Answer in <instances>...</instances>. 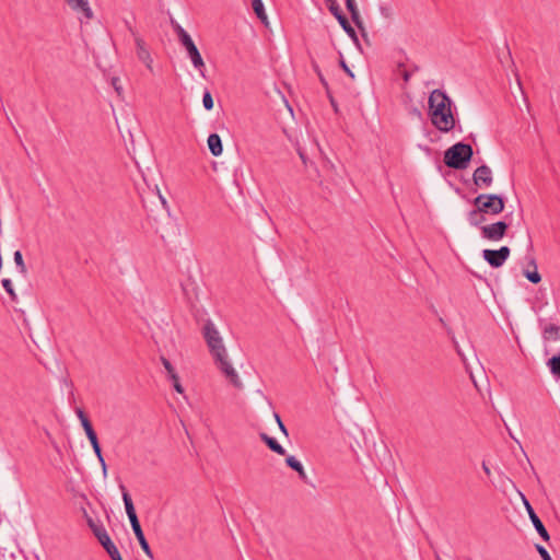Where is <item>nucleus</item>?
I'll use <instances>...</instances> for the list:
<instances>
[{
	"instance_id": "f257e3e1",
	"label": "nucleus",
	"mask_w": 560,
	"mask_h": 560,
	"mask_svg": "<svg viewBox=\"0 0 560 560\" xmlns=\"http://www.w3.org/2000/svg\"><path fill=\"white\" fill-rule=\"evenodd\" d=\"M428 105L431 122L438 130L448 132L454 129L455 118L451 109L452 101L444 91L433 90L429 96Z\"/></svg>"
},
{
	"instance_id": "f03ea898",
	"label": "nucleus",
	"mask_w": 560,
	"mask_h": 560,
	"mask_svg": "<svg viewBox=\"0 0 560 560\" xmlns=\"http://www.w3.org/2000/svg\"><path fill=\"white\" fill-rule=\"evenodd\" d=\"M174 32L177 35L178 42L185 48L188 58L190 59L194 68L199 72L202 78H206V65L203 58L194 43L190 35L175 21L171 20Z\"/></svg>"
},
{
	"instance_id": "7ed1b4c3",
	"label": "nucleus",
	"mask_w": 560,
	"mask_h": 560,
	"mask_svg": "<svg viewBox=\"0 0 560 560\" xmlns=\"http://www.w3.org/2000/svg\"><path fill=\"white\" fill-rule=\"evenodd\" d=\"M474 156L472 147L468 143L457 142L444 152V163L453 170H465Z\"/></svg>"
},
{
	"instance_id": "20e7f679",
	"label": "nucleus",
	"mask_w": 560,
	"mask_h": 560,
	"mask_svg": "<svg viewBox=\"0 0 560 560\" xmlns=\"http://www.w3.org/2000/svg\"><path fill=\"white\" fill-rule=\"evenodd\" d=\"M202 336L214 360H221L222 357H226L228 352L223 339L212 320L208 319L205 323Z\"/></svg>"
},
{
	"instance_id": "39448f33",
	"label": "nucleus",
	"mask_w": 560,
	"mask_h": 560,
	"mask_svg": "<svg viewBox=\"0 0 560 560\" xmlns=\"http://www.w3.org/2000/svg\"><path fill=\"white\" fill-rule=\"evenodd\" d=\"M472 203L486 214L493 215L501 213L505 207L504 198L497 194H480L472 200Z\"/></svg>"
},
{
	"instance_id": "423d86ee",
	"label": "nucleus",
	"mask_w": 560,
	"mask_h": 560,
	"mask_svg": "<svg viewBox=\"0 0 560 560\" xmlns=\"http://www.w3.org/2000/svg\"><path fill=\"white\" fill-rule=\"evenodd\" d=\"M83 515L86 520L88 526L94 534V536L97 538L98 542L103 546V548L106 550L108 556L110 557L115 552L119 551L115 544L112 541L109 535L107 534L105 527L102 524H96L91 516H89L85 509L82 510Z\"/></svg>"
},
{
	"instance_id": "0eeeda50",
	"label": "nucleus",
	"mask_w": 560,
	"mask_h": 560,
	"mask_svg": "<svg viewBox=\"0 0 560 560\" xmlns=\"http://www.w3.org/2000/svg\"><path fill=\"white\" fill-rule=\"evenodd\" d=\"M325 3L329 10V12L336 18L342 30L348 34V36L359 45V38L354 31V28L349 23L347 16L342 12L337 0H325Z\"/></svg>"
},
{
	"instance_id": "6e6552de",
	"label": "nucleus",
	"mask_w": 560,
	"mask_h": 560,
	"mask_svg": "<svg viewBox=\"0 0 560 560\" xmlns=\"http://www.w3.org/2000/svg\"><path fill=\"white\" fill-rule=\"evenodd\" d=\"M511 249L508 246H501L499 249H483V259L492 267L500 268L510 257Z\"/></svg>"
},
{
	"instance_id": "1a4fd4ad",
	"label": "nucleus",
	"mask_w": 560,
	"mask_h": 560,
	"mask_svg": "<svg viewBox=\"0 0 560 560\" xmlns=\"http://www.w3.org/2000/svg\"><path fill=\"white\" fill-rule=\"evenodd\" d=\"M509 224L504 221H498L488 225L481 226V236L489 241H500L508 232Z\"/></svg>"
},
{
	"instance_id": "9d476101",
	"label": "nucleus",
	"mask_w": 560,
	"mask_h": 560,
	"mask_svg": "<svg viewBox=\"0 0 560 560\" xmlns=\"http://www.w3.org/2000/svg\"><path fill=\"white\" fill-rule=\"evenodd\" d=\"M219 370L224 374V376L229 380V382L237 389L243 388V383L241 382L238 374L232 366V364L228 360L226 357H222L221 360H214Z\"/></svg>"
},
{
	"instance_id": "9b49d317",
	"label": "nucleus",
	"mask_w": 560,
	"mask_h": 560,
	"mask_svg": "<svg viewBox=\"0 0 560 560\" xmlns=\"http://www.w3.org/2000/svg\"><path fill=\"white\" fill-rule=\"evenodd\" d=\"M522 500L524 502V505L528 513V516H529L535 529L537 530L538 535L541 537L542 540L549 541L550 540L549 533L547 532L545 525L542 524V522L540 521V518L534 511V509L530 505V503L528 502V500L523 494H522Z\"/></svg>"
},
{
	"instance_id": "f8f14e48",
	"label": "nucleus",
	"mask_w": 560,
	"mask_h": 560,
	"mask_svg": "<svg viewBox=\"0 0 560 560\" xmlns=\"http://www.w3.org/2000/svg\"><path fill=\"white\" fill-rule=\"evenodd\" d=\"M472 179L478 187H490L493 182L492 172L488 165H481L474 172Z\"/></svg>"
},
{
	"instance_id": "ddd939ff",
	"label": "nucleus",
	"mask_w": 560,
	"mask_h": 560,
	"mask_svg": "<svg viewBox=\"0 0 560 560\" xmlns=\"http://www.w3.org/2000/svg\"><path fill=\"white\" fill-rule=\"evenodd\" d=\"M119 488L122 492V500H124L126 513L130 521V525L139 523V518L137 516L136 509H135V505H133V502H132V499H131L129 492L127 491V489L124 485H120Z\"/></svg>"
},
{
	"instance_id": "4468645a",
	"label": "nucleus",
	"mask_w": 560,
	"mask_h": 560,
	"mask_svg": "<svg viewBox=\"0 0 560 560\" xmlns=\"http://www.w3.org/2000/svg\"><path fill=\"white\" fill-rule=\"evenodd\" d=\"M68 5L79 14H82L86 20L93 18V11L88 0H65Z\"/></svg>"
},
{
	"instance_id": "2eb2a0df",
	"label": "nucleus",
	"mask_w": 560,
	"mask_h": 560,
	"mask_svg": "<svg viewBox=\"0 0 560 560\" xmlns=\"http://www.w3.org/2000/svg\"><path fill=\"white\" fill-rule=\"evenodd\" d=\"M136 47H137V56L139 60H141L145 66L151 69L152 58L149 50L145 48L144 40L138 35L135 38Z\"/></svg>"
},
{
	"instance_id": "dca6fc26",
	"label": "nucleus",
	"mask_w": 560,
	"mask_h": 560,
	"mask_svg": "<svg viewBox=\"0 0 560 560\" xmlns=\"http://www.w3.org/2000/svg\"><path fill=\"white\" fill-rule=\"evenodd\" d=\"M131 528L135 533V536L141 547V549L143 550V552L149 557V558H153V553H152V550L150 548V545L148 542V540L145 539V536L143 534V530L141 528V525H140V522L139 523H136V524H132L131 525Z\"/></svg>"
},
{
	"instance_id": "f3484780",
	"label": "nucleus",
	"mask_w": 560,
	"mask_h": 560,
	"mask_svg": "<svg viewBox=\"0 0 560 560\" xmlns=\"http://www.w3.org/2000/svg\"><path fill=\"white\" fill-rule=\"evenodd\" d=\"M208 148L213 156H220L223 152L222 141L218 133H210L207 140Z\"/></svg>"
},
{
	"instance_id": "a211bd4d",
	"label": "nucleus",
	"mask_w": 560,
	"mask_h": 560,
	"mask_svg": "<svg viewBox=\"0 0 560 560\" xmlns=\"http://www.w3.org/2000/svg\"><path fill=\"white\" fill-rule=\"evenodd\" d=\"M259 438L272 452L278 455H285V450L278 443L275 438L269 436L265 432H260Z\"/></svg>"
},
{
	"instance_id": "6ab92c4d",
	"label": "nucleus",
	"mask_w": 560,
	"mask_h": 560,
	"mask_svg": "<svg viewBox=\"0 0 560 560\" xmlns=\"http://www.w3.org/2000/svg\"><path fill=\"white\" fill-rule=\"evenodd\" d=\"M285 464L294 471L298 472L299 477L303 481H307V475L304 470L303 465L299 459H296L294 456L290 455L285 458Z\"/></svg>"
},
{
	"instance_id": "aec40b11",
	"label": "nucleus",
	"mask_w": 560,
	"mask_h": 560,
	"mask_svg": "<svg viewBox=\"0 0 560 560\" xmlns=\"http://www.w3.org/2000/svg\"><path fill=\"white\" fill-rule=\"evenodd\" d=\"M542 338L546 341H549V340H553V341L560 340V326H558L556 324L545 325L544 328H542Z\"/></svg>"
},
{
	"instance_id": "412c9836",
	"label": "nucleus",
	"mask_w": 560,
	"mask_h": 560,
	"mask_svg": "<svg viewBox=\"0 0 560 560\" xmlns=\"http://www.w3.org/2000/svg\"><path fill=\"white\" fill-rule=\"evenodd\" d=\"M485 212H482L479 208H475L470 210L467 214V220L472 226H482L481 224L486 221Z\"/></svg>"
},
{
	"instance_id": "4be33fe9",
	"label": "nucleus",
	"mask_w": 560,
	"mask_h": 560,
	"mask_svg": "<svg viewBox=\"0 0 560 560\" xmlns=\"http://www.w3.org/2000/svg\"><path fill=\"white\" fill-rule=\"evenodd\" d=\"M252 8L257 15V18L264 23L267 24V15L265 12V7L261 0H253Z\"/></svg>"
},
{
	"instance_id": "5701e85b",
	"label": "nucleus",
	"mask_w": 560,
	"mask_h": 560,
	"mask_svg": "<svg viewBox=\"0 0 560 560\" xmlns=\"http://www.w3.org/2000/svg\"><path fill=\"white\" fill-rule=\"evenodd\" d=\"M547 366L549 368L551 374L557 378H560V354H556L551 357L547 361Z\"/></svg>"
},
{
	"instance_id": "b1692460",
	"label": "nucleus",
	"mask_w": 560,
	"mask_h": 560,
	"mask_svg": "<svg viewBox=\"0 0 560 560\" xmlns=\"http://www.w3.org/2000/svg\"><path fill=\"white\" fill-rule=\"evenodd\" d=\"M350 15H351V20L353 21L355 26L359 28V31L361 32L362 36L366 37L365 27H364L363 21L361 19L360 12L359 11H354V12L350 13Z\"/></svg>"
},
{
	"instance_id": "393cba45",
	"label": "nucleus",
	"mask_w": 560,
	"mask_h": 560,
	"mask_svg": "<svg viewBox=\"0 0 560 560\" xmlns=\"http://www.w3.org/2000/svg\"><path fill=\"white\" fill-rule=\"evenodd\" d=\"M14 262L16 265V268L19 269V271L25 276L26 272H27V269H26V266L24 264V260H23V255L20 250H16L14 252Z\"/></svg>"
},
{
	"instance_id": "a878e982",
	"label": "nucleus",
	"mask_w": 560,
	"mask_h": 560,
	"mask_svg": "<svg viewBox=\"0 0 560 560\" xmlns=\"http://www.w3.org/2000/svg\"><path fill=\"white\" fill-rule=\"evenodd\" d=\"M523 275L524 277L532 283L534 284H537L541 281V276L540 273L538 272L537 269H534L530 271V270H524L523 271Z\"/></svg>"
},
{
	"instance_id": "bb28decb",
	"label": "nucleus",
	"mask_w": 560,
	"mask_h": 560,
	"mask_svg": "<svg viewBox=\"0 0 560 560\" xmlns=\"http://www.w3.org/2000/svg\"><path fill=\"white\" fill-rule=\"evenodd\" d=\"M1 284H2L3 289L7 291V293L10 295L11 300L15 301L16 300V294L14 292V289H13L11 280L10 279H2Z\"/></svg>"
},
{
	"instance_id": "cd10ccee",
	"label": "nucleus",
	"mask_w": 560,
	"mask_h": 560,
	"mask_svg": "<svg viewBox=\"0 0 560 560\" xmlns=\"http://www.w3.org/2000/svg\"><path fill=\"white\" fill-rule=\"evenodd\" d=\"M82 427L84 429V432H85L86 438L89 439L90 443L93 442L94 440H97L96 432L94 431L91 421H86V423H84V425H82Z\"/></svg>"
},
{
	"instance_id": "c85d7f7f",
	"label": "nucleus",
	"mask_w": 560,
	"mask_h": 560,
	"mask_svg": "<svg viewBox=\"0 0 560 560\" xmlns=\"http://www.w3.org/2000/svg\"><path fill=\"white\" fill-rule=\"evenodd\" d=\"M202 104L207 110L213 109L214 103L210 91L206 90L202 96Z\"/></svg>"
},
{
	"instance_id": "c756f323",
	"label": "nucleus",
	"mask_w": 560,
	"mask_h": 560,
	"mask_svg": "<svg viewBox=\"0 0 560 560\" xmlns=\"http://www.w3.org/2000/svg\"><path fill=\"white\" fill-rule=\"evenodd\" d=\"M170 380L172 381L173 383V387L174 389L178 393V394H183L184 393V388L179 382V376L178 374H172Z\"/></svg>"
},
{
	"instance_id": "7c9ffc66",
	"label": "nucleus",
	"mask_w": 560,
	"mask_h": 560,
	"mask_svg": "<svg viewBox=\"0 0 560 560\" xmlns=\"http://www.w3.org/2000/svg\"><path fill=\"white\" fill-rule=\"evenodd\" d=\"M91 445H92V448L98 459V462H103V453H102V448H101V445H100V442H98V439L97 440H94L93 442H91Z\"/></svg>"
},
{
	"instance_id": "2f4dec72",
	"label": "nucleus",
	"mask_w": 560,
	"mask_h": 560,
	"mask_svg": "<svg viewBox=\"0 0 560 560\" xmlns=\"http://www.w3.org/2000/svg\"><path fill=\"white\" fill-rule=\"evenodd\" d=\"M161 362L164 366V369L166 370L167 374H168V377H171L172 374H177L175 372V369L174 366L172 365V363L170 362V360H167L165 357H161Z\"/></svg>"
},
{
	"instance_id": "473e14b6",
	"label": "nucleus",
	"mask_w": 560,
	"mask_h": 560,
	"mask_svg": "<svg viewBox=\"0 0 560 560\" xmlns=\"http://www.w3.org/2000/svg\"><path fill=\"white\" fill-rule=\"evenodd\" d=\"M273 417H275V420L280 429V431L285 435L288 436V430H287V427L284 425V423L282 422L281 420V417L279 416V413L277 412H273Z\"/></svg>"
},
{
	"instance_id": "72a5a7b5",
	"label": "nucleus",
	"mask_w": 560,
	"mask_h": 560,
	"mask_svg": "<svg viewBox=\"0 0 560 560\" xmlns=\"http://www.w3.org/2000/svg\"><path fill=\"white\" fill-rule=\"evenodd\" d=\"M536 550L538 551V553L540 555L542 560H552L549 552L547 551V549L544 546L537 544Z\"/></svg>"
},
{
	"instance_id": "f704fd0d",
	"label": "nucleus",
	"mask_w": 560,
	"mask_h": 560,
	"mask_svg": "<svg viewBox=\"0 0 560 560\" xmlns=\"http://www.w3.org/2000/svg\"><path fill=\"white\" fill-rule=\"evenodd\" d=\"M124 25L133 38L139 35L137 30L135 28V26L132 25V23L129 20L124 19Z\"/></svg>"
},
{
	"instance_id": "c9c22d12",
	"label": "nucleus",
	"mask_w": 560,
	"mask_h": 560,
	"mask_svg": "<svg viewBox=\"0 0 560 560\" xmlns=\"http://www.w3.org/2000/svg\"><path fill=\"white\" fill-rule=\"evenodd\" d=\"M112 85H113V88L115 89V91L117 92V94H118V95H120V94H121V92H122V86H121V84H120V80H119V78L114 77V78L112 79Z\"/></svg>"
},
{
	"instance_id": "e433bc0d",
	"label": "nucleus",
	"mask_w": 560,
	"mask_h": 560,
	"mask_svg": "<svg viewBox=\"0 0 560 560\" xmlns=\"http://www.w3.org/2000/svg\"><path fill=\"white\" fill-rule=\"evenodd\" d=\"M75 413H77L78 418L80 419L82 425H84V423H86V421H90V419L88 418V416L85 415L83 409L77 408Z\"/></svg>"
},
{
	"instance_id": "4c0bfd02",
	"label": "nucleus",
	"mask_w": 560,
	"mask_h": 560,
	"mask_svg": "<svg viewBox=\"0 0 560 560\" xmlns=\"http://www.w3.org/2000/svg\"><path fill=\"white\" fill-rule=\"evenodd\" d=\"M346 8L349 11V13L359 11L355 0H346Z\"/></svg>"
},
{
	"instance_id": "58836bf2",
	"label": "nucleus",
	"mask_w": 560,
	"mask_h": 560,
	"mask_svg": "<svg viewBox=\"0 0 560 560\" xmlns=\"http://www.w3.org/2000/svg\"><path fill=\"white\" fill-rule=\"evenodd\" d=\"M340 67L343 69V71L350 77V78H354V74L353 72L350 70V68L348 67V65L346 63V61L343 59L340 60Z\"/></svg>"
},
{
	"instance_id": "ea45409f",
	"label": "nucleus",
	"mask_w": 560,
	"mask_h": 560,
	"mask_svg": "<svg viewBox=\"0 0 560 560\" xmlns=\"http://www.w3.org/2000/svg\"><path fill=\"white\" fill-rule=\"evenodd\" d=\"M318 78H319V81L323 84V86L326 89V91L329 92L328 82L326 81V79L324 78L322 72H318Z\"/></svg>"
},
{
	"instance_id": "a19ab883",
	"label": "nucleus",
	"mask_w": 560,
	"mask_h": 560,
	"mask_svg": "<svg viewBox=\"0 0 560 560\" xmlns=\"http://www.w3.org/2000/svg\"><path fill=\"white\" fill-rule=\"evenodd\" d=\"M410 78H411V72H410V71L405 70V71L402 72V79H404V81L407 83V82H409Z\"/></svg>"
},
{
	"instance_id": "79ce46f5",
	"label": "nucleus",
	"mask_w": 560,
	"mask_h": 560,
	"mask_svg": "<svg viewBox=\"0 0 560 560\" xmlns=\"http://www.w3.org/2000/svg\"><path fill=\"white\" fill-rule=\"evenodd\" d=\"M528 266L533 267L534 269H537L536 259L534 257H530L528 259Z\"/></svg>"
},
{
	"instance_id": "37998d69",
	"label": "nucleus",
	"mask_w": 560,
	"mask_h": 560,
	"mask_svg": "<svg viewBox=\"0 0 560 560\" xmlns=\"http://www.w3.org/2000/svg\"><path fill=\"white\" fill-rule=\"evenodd\" d=\"M110 559H112V560H124V559L121 558V556H120V552H119V551H117V552H115L114 555H112V556H110Z\"/></svg>"
},
{
	"instance_id": "c03bdc74",
	"label": "nucleus",
	"mask_w": 560,
	"mask_h": 560,
	"mask_svg": "<svg viewBox=\"0 0 560 560\" xmlns=\"http://www.w3.org/2000/svg\"><path fill=\"white\" fill-rule=\"evenodd\" d=\"M482 470L485 471V474L487 476H489L491 474L490 468L487 466V464L485 462L482 463Z\"/></svg>"
},
{
	"instance_id": "a18cd8bd",
	"label": "nucleus",
	"mask_w": 560,
	"mask_h": 560,
	"mask_svg": "<svg viewBox=\"0 0 560 560\" xmlns=\"http://www.w3.org/2000/svg\"><path fill=\"white\" fill-rule=\"evenodd\" d=\"M381 12L384 16L388 18L389 16V10L387 8H384L382 7L381 8Z\"/></svg>"
},
{
	"instance_id": "49530a36",
	"label": "nucleus",
	"mask_w": 560,
	"mask_h": 560,
	"mask_svg": "<svg viewBox=\"0 0 560 560\" xmlns=\"http://www.w3.org/2000/svg\"><path fill=\"white\" fill-rule=\"evenodd\" d=\"M100 464H101V466H102V469H103L104 475H106L107 466H106L105 459L103 458V462H100Z\"/></svg>"
},
{
	"instance_id": "de8ad7c7",
	"label": "nucleus",
	"mask_w": 560,
	"mask_h": 560,
	"mask_svg": "<svg viewBox=\"0 0 560 560\" xmlns=\"http://www.w3.org/2000/svg\"><path fill=\"white\" fill-rule=\"evenodd\" d=\"M329 98H330L331 106L334 107L335 112H337L338 110V106H337L336 101L331 96H329Z\"/></svg>"
},
{
	"instance_id": "09e8293b",
	"label": "nucleus",
	"mask_w": 560,
	"mask_h": 560,
	"mask_svg": "<svg viewBox=\"0 0 560 560\" xmlns=\"http://www.w3.org/2000/svg\"><path fill=\"white\" fill-rule=\"evenodd\" d=\"M299 154H300V158L302 159V161H303L304 163H306L305 155H304L302 152H299Z\"/></svg>"
},
{
	"instance_id": "8fccbe9b",
	"label": "nucleus",
	"mask_w": 560,
	"mask_h": 560,
	"mask_svg": "<svg viewBox=\"0 0 560 560\" xmlns=\"http://www.w3.org/2000/svg\"><path fill=\"white\" fill-rule=\"evenodd\" d=\"M314 70L316 71V73L318 74V72H320L318 66L314 65Z\"/></svg>"
},
{
	"instance_id": "3c124183",
	"label": "nucleus",
	"mask_w": 560,
	"mask_h": 560,
	"mask_svg": "<svg viewBox=\"0 0 560 560\" xmlns=\"http://www.w3.org/2000/svg\"><path fill=\"white\" fill-rule=\"evenodd\" d=\"M436 560H442L439 555L435 556Z\"/></svg>"
}]
</instances>
